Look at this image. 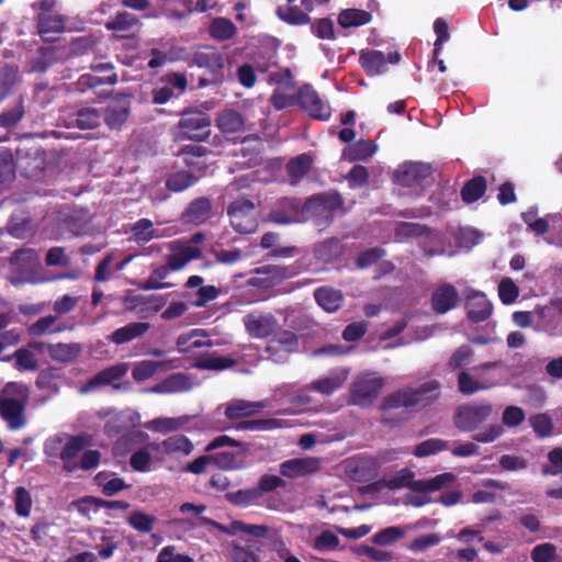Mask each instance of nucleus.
I'll return each mask as SVG.
<instances>
[{
	"label": "nucleus",
	"instance_id": "3c124183",
	"mask_svg": "<svg viewBox=\"0 0 562 562\" xmlns=\"http://www.w3.org/2000/svg\"><path fill=\"white\" fill-rule=\"evenodd\" d=\"M131 239L137 244H146L158 237L154 223L149 218H140L131 227Z\"/></svg>",
	"mask_w": 562,
	"mask_h": 562
},
{
	"label": "nucleus",
	"instance_id": "a18cd8bd",
	"mask_svg": "<svg viewBox=\"0 0 562 562\" xmlns=\"http://www.w3.org/2000/svg\"><path fill=\"white\" fill-rule=\"evenodd\" d=\"M372 14L360 9H345L338 14L337 22L342 29L359 27L370 23Z\"/></svg>",
	"mask_w": 562,
	"mask_h": 562
},
{
	"label": "nucleus",
	"instance_id": "39448f33",
	"mask_svg": "<svg viewBox=\"0 0 562 562\" xmlns=\"http://www.w3.org/2000/svg\"><path fill=\"white\" fill-rule=\"evenodd\" d=\"M192 63L207 70L210 78H200L199 88L217 86L224 81V55L214 46H203L192 55Z\"/></svg>",
	"mask_w": 562,
	"mask_h": 562
},
{
	"label": "nucleus",
	"instance_id": "ea45409f",
	"mask_svg": "<svg viewBox=\"0 0 562 562\" xmlns=\"http://www.w3.org/2000/svg\"><path fill=\"white\" fill-rule=\"evenodd\" d=\"M191 386V380L187 374L175 373L166 378L161 383L155 385L151 391L155 393H180L189 391Z\"/></svg>",
	"mask_w": 562,
	"mask_h": 562
},
{
	"label": "nucleus",
	"instance_id": "4d7b16f0",
	"mask_svg": "<svg viewBox=\"0 0 562 562\" xmlns=\"http://www.w3.org/2000/svg\"><path fill=\"white\" fill-rule=\"evenodd\" d=\"M130 115V108L125 105H110L105 110L102 119L111 130L120 128L127 120Z\"/></svg>",
	"mask_w": 562,
	"mask_h": 562
},
{
	"label": "nucleus",
	"instance_id": "09e8293b",
	"mask_svg": "<svg viewBox=\"0 0 562 562\" xmlns=\"http://www.w3.org/2000/svg\"><path fill=\"white\" fill-rule=\"evenodd\" d=\"M376 149L372 140L361 139L344 149V157L350 161L367 160L375 154Z\"/></svg>",
	"mask_w": 562,
	"mask_h": 562
},
{
	"label": "nucleus",
	"instance_id": "6ab92c4d",
	"mask_svg": "<svg viewBox=\"0 0 562 562\" xmlns=\"http://www.w3.org/2000/svg\"><path fill=\"white\" fill-rule=\"evenodd\" d=\"M171 254L166 256V263L171 271H178L186 267L192 260L202 257V249L194 245H188L180 240H175L168 245Z\"/></svg>",
	"mask_w": 562,
	"mask_h": 562
},
{
	"label": "nucleus",
	"instance_id": "49530a36",
	"mask_svg": "<svg viewBox=\"0 0 562 562\" xmlns=\"http://www.w3.org/2000/svg\"><path fill=\"white\" fill-rule=\"evenodd\" d=\"M236 364L237 361L231 357L209 355L196 359L193 362L192 368L198 370L223 371L233 368Z\"/></svg>",
	"mask_w": 562,
	"mask_h": 562
},
{
	"label": "nucleus",
	"instance_id": "f704fd0d",
	"mask_svg": "<svg viewBox=\"0 0 562 562\" xmlns=\"http://www.w3.org/2000/svg\"><path fill=\"white\" fill-rule=\"evenodd\" d=\"M216 126L225 135L236 134L246 130V120L238 111L226 109L217 115Z\"/></svg>",
	"mask_w": 562,
	"mask_h": 562
},
{
	"label": "nucleus",
	"instance_id": "2eb2a0df",
	"mask_svg": "<svg viewBox=\"0 0 562 562\" xmlns=\"http://www.w3.org/2000/svg\"><path fill=\"white\" fill-rule=\"evenodd\" d=\"M322 467L323 460L317 457L292 458L279 464V472L283 477L296 480L318 473Z\"/></svg>",
	"mask_w": 562,
	"mask_h": 562
},
{
	"label": "nucleus",
	"instance_id": "603ef678",
	"mask_svg": "<svg viewBox=\"0 0 562 562\" xmlns=\"http://www.w3.org/2000/svg\"><path fill=\"white\" fill-rule=\"evenodd\" d=\"M277 15L290 25H306L311 22V16L296 5L278 7Z\"/></svg>",
	"mask_w": 562,
	"mask_h": 562
},
{
	"label": "nucleus",
	"instance_id": "20e7f679",
	"mask_svg": "<svg viewBox=\"0 0 562 562\" xmlns=\"http://www.w3.org/2000/svg\"><path fill=\"white\" fill-rule=\"evenodd\" d=\"M57 0H38L31 4L36 13L37 34L44 42L55 40L50 34H60L66 30L67 18L56 11Z\"/></svg>",
	"mask_w": 562,
	"mask_h": 562
},
{
	"label": "nucleus",
	"instance_id": "f8f14e48",
	"mask_svg": "<svg viewBox=\"0 0 562 562\" xmlns=\"http://www.w3.org/2000/svg\"><path fill=\"white\" fill-rule=\"evenodd\" d=\"M255 203L245 198L233 201L227 207L231 225L239 234H250L256 229Z\"/></svg>",
	"mask_w": 562,
	"mask_h": 562
},
{
	"label": "nucleus",
	"instance_id": "6e6552de",
	"mask_svg": "<svg viewBox=\"0 0 562 562\" xmlns=\"http://www.w3.org/2000/svg\"><path fill=\"white\" fill-rule=\"evenodd\" d=\"M212 120L209 114L200 110L187 109L181 113L178 127L183 137L202 142L211 135Z\"/></svg>",
	"mask_w": 562,
	"mask_h": 562
},
{
	"label": "nucleus",
	"instance_id": "864d4df0",
	"mask_svg": "<svg viewBox=\"0 0 562 562\" xmlns=\"http://www.w3.org/2000/svg\"><path fill=\"white\" fill-rule=\"evenodd\" d=\"M456 480V475L451 472L438 474L428 480H418L416 483L417 493L435 492L448 486Z\"/></svg>",
	"mask_w": 562,
	"mask_h": 562
},
{
	"label": "nucleus",
	"instance_id": "c9c22d12",
	"mask_svg": "<svg viewBox=\"0 0 562 562\" xmlns=\"http://www.w3.org/2000/svg\"><path fill=\"white\" fill-rule=\"evenodd\" d=\"M89 445V437L86 434H79L70 436L60 450L58 457L64 462V469L68 472L74 471V467H70L72 461L87 446Z\"/></svg>",
	"mask_w": 562,
	"mask_h": 562
},
{
	"label": "nucleus",
	"instance_id": "052dcab7",
	"mask_svg": "<svg viewBox=\"0 0 562 562\" xmlns=\"http://www.w3.org/2000/svg\"><path fill=\"white\" fill-rule=\"evenodd\" d=\"M157 518L140 510L133 512L128 518V525L138 532L147 533L154 529Z\"/></svg>",
	"mask_w": 562,
	"mask_h": 562
},
{
	"label": "nucleus",
	"instance_id": "473e14b6",
	"mask_svg": "<svg viewBox=\"0 0 562 562\" xmlns=\"http://www.w3.org/2000/svg\"><path fill=\"white\" fill-rule=\"evenodd\" d=\"M48 356L56 362L69 363L75 361L82 352L83 347L80 342H56L48 344Z\"/></svg>",
	"mask_w": 562,
	"mask_h": 562
},
{
	"label": "nucleus",
	"instance_id": "72a5a7b5",
	"mask_svg": "<svg viewBox=\"0 0 562 562\" xmlns=\"http://www.w3.org/2000/svg\"><path fill=\"white\" fill-rule=\"evenodd\" d=\"M359 63L369 77L384 74L387 69L386 56L383 52L376 49L361 50Z\"/></svg>",
	"mask_w": 562,
	"mask_h": 562
},
{
	"label": "nucleus",
	"instance_id": "0eeeda50",
	"mask_svg": "<svg viewBox=\"0 0 562 562\" xmlns=\"http://www.w3.org/2000/svg\"><path fill=\"white\" fill-rule=\"evenodd\" d=\"M38 265L40 258L36 250L32 248H21L15 250L10 257L9 281L13 285L31 281Z\"/></svg>",
	"mask_w": 562,
	"mask_h": 562
},
{
	"label": "nucleus",
	"instance_id": "423d86ee",
	"mask_svg": "<svg viewBox=\"0 0 562 562\" xmlns=\"http://www.w3.org/2000/svg\"><path fill=\"white\" fill-rule=\"evenodd\" d=\"M383 386V378L374 373L359 374L350 386L348 404L369 407L375 402Z\"/></svg>",
	"mask_w": 562,
	"mask_h": 562
},
{
	"label": "nucleus",
	"instance_id": "37998d69",
	"mask_svg": "<svg viewBox=\"0 0 562 562\" xmlns=\"http://www.w3.org/2000/svg\"><path fill=\"white\" fill-rule=\"evenodd\" d=\"M317 304L326 312L333 313L340 308L344 296L340 291L329 288H318L314 292Z\"/></svg>",
	"mask_w": 562,
	"mask_h": 562
},
{
	"label": "nucleus",
	"instance_id": "4c0bfd02",
	"mask_svg": "<svg viewBox=\"0 0 562 562\" xmlns=\"http://www.w3.org/2000/svg\"><path fill=\"white\" fill-rule=\"evenodd\" d=\"M95 484L101 487L105 496H114L123 490L131 487L130 484L121 477H117L114 472L101 471L94 476Z\"/></svg>",
	"mask_w": 562,
	"mask_h": 562
},
{
	"label": "nucleus",
	"instance_id": "79ce46f5",
	"mask_svg": "<svg viewBox=\"0 0 562 562\" xmlns=\"http://www.w3.org/2000/svg\"><path fill=\"white\" fill-rule=\"evenodd\" d=\"M487 190V182L483 176H475L468 180L461 189V199L464 203L471 204L479 201Z\"/></svg>",
	"mask_w": 562,
	"mask_h": 562
},
{
	"label": "nucleus",
	"instance_id": "a19ab883",
	"mask_svg": "<svg viewBox=\"0 0 562 562\" xmlns=\"http://www.w3.org/2000/svg\"><path fill=\"white\" fill-rule=\"evenodd\" d=\"M236 33V25L227 18L216 16L210 22L209 35L216 41H229Z\"/></svg>",
	"mask_w": 562,
	"mask_h": 562
},
{
	"label": "nucleus",
	"instance_id": "338daca9",
	"mask_svg": "<svg viewBox=\"0 0 562 562\" xmlns=\"http://www.w3.org/2000/svg\"><path fill=\"white\" fill-rule=\"evenodd\" d=\"M340 546V539L337 535H335L330 530L322 531L315 539L313 543V548L316 551H334L337 550Z\"/></svg>",
	"mask_w": 562,
	"mask_h": 562
},
{
	"label": "nucleus",
	"instance_id": "1a4fd4ad",
	"mask_svg": "<svg viewBox=\"0 0 562 562\" xmlns=\"http://www.w3.org/2000/svg\"><path fill=\"white\" fill-rule=\"evenodd\" d=\"M492 413L493 406L490 403L461 405L453 414V423L460 431H474Z\"/></svg>",
	"mask_w": 562,
	"mask_h": 562
},
{
	"label": "nucleus",
	"instance_id": "ddd939ff",
	"mask_svg": "<svg viewBox=\"0 0 562 562\" xmlns=\"http://www.w3.org/2000/svg\"><path fill=\"white\" fill-rule=\"evenodd\" d=\"M304 220L303 203L299 198L279 199L268 213V221L278 225H289Z\"/></svg>",
	"mask_w": 562,
	"mask_h": 562
},
{
	"label": "nucleus",
	"instance_id": "5701e85b",
	"mask_svg": "<svg viewBox=\"0 0 562 562\" xmlns=\"http://www.w3.org/2000/svg\"><path fill=\"white\" fill-rule=\"evenodd\" d=\"M467 316L472 323H481L490 318L493 305L482 292L473 291L465 302Z\"/></svg>",
	"mask_w": 562,
	"mask_h": 562
},
{
	"label": "nucleus",
	"instance_id": "4be33fe9",
	"mask_svg": "<svg viewBox=\"0 0 562 562\" xmlns=\"http://www.w3.org/2000/svg\"><path fill=\"white\" fill-rule=\"evenodd\" d=\"M200 521L202 525L212 526L213 528L228 535H236L238 532H243L255 538H263L268 533V527L265 525H250L246 524L241 520H234L229 526L222 525L209 517H200Z\"/></svg>",
	"mask_w": 562,
	"mask_h": 562
},
{
	"label": "nucleus",
	"instance_id": "f03ea898",
	"mask_svg": "<svg viewBox=\"0 0 562 562\" xmlns=\"http://www.w3.org/2000/svg\"><path fill=\"white\" fill-rule=\"evenodd\" d=\"M345 200L337 191L315 193L303 203L304 220H313L319 229L329 226L337 212L344 214Z\"/></svg>",
	"mask_w": 562,
	"mask_h": 562
},
{
	"label": "nucleus",
	"instance_id": "b1692460",
	"mask_svg": "<svg viewBox=\"0 0 562 562\" xmlns=\"http://www.w3.org/2000/svg\"><path fill=\"white\" fill-rule=\"evenodd\" d=\"M210 153L211 150L205 146L190 144L181 147L177 156L182 158L187 167L204 173L207 169V164L203 158Z\"/></svg>",
	"mask_w": 562,
	"mask_h": 562
},
{
	"label": "nucleus",
	"instance_id": "a878e982",
	"mask_svg": "<svg viewBox=\"0 0 562 562\" xmlns=\"http://www.w3.org/2000/svg\"><path fill=\"white\" fill-rule=\"evenodd\" d=\"M313 164L314 157L311 153H303L291 158L285 165L290 184L297 186L311 171Z\"/></svg>",
	"mask_w": 562,
	"mask_h": 562
},
{
	"label": "nucleus",
	"instance_id": "8fccbe9b",
	"mask_svg": "<svg viewBox=\"0 0 562 562\" xmlns=\"http://www.w3.org/2000/svg\"><path fill=\"white\" fill-rule=\"evenodd\" d=\"M171 361L142 360L134 363L132 378L136 382H144L153 378L159 369L165 368Z\"/></svg>",
	"mask_w": 562,
	"mask_h": 562
},
{
	"label": "nucleus",
	"instance_id": "de8ad7c7",
	"mask_svg": "<svg viewBox=\"0 0 562 562\" xmlns=\"http://www.w3.org/2000/svg\"><path fill=\"white\" fill-rule=\"evenodd\" d=\"M66 329L65 325L57 324L56 315H47L38 318L27 327L29 335L33 337L43 336L45 334L61 333Z\"/></svg>",
	"mask_w": 562,
	"mask_h": 562
},
{
	"label": "nucleus",
	"instance_id": "cd10ccee",
	"mask_svg": "<svg viewBox=\"0 0 562 562\" xmlns=\"http://www.w3.org/2000/svg\"><path fill=\"white\" fill-rule=\"evenodd\" d=\"M459 301V293L452 284H443L436 289L431 295L432 310L438 314H445L454 308Z\"/></svg>",
	"mask_w": 562,
	"mask_h": 562
},
{
	"label": "nucleus",
	"instance_id": "393cba45",
	"mask_svg": "<svg viewBox=\"0 0 562 562\" xmlns=\"http://www.w3.org/2000/svg\"><path fill=\"white\" fill-rule=\"evenodd\" d=\"M211 212V200L206 196H200L189 203L182 214V220L187 224L201 225L210 218Z\"/></svg>",
	"mask_w": 562,
	"mask_h": 562
},
{
	"label": "nucleus",
	"instance_id": "774afa93",
	"mask_svg": "<svg viewBox=\"0 0 562 562\" xmlns=\"http://www.w3.org/2000/svg\"><path fill=\"white\" fill-rule=\"evenodd\" d=\"M532 562H554L557 558V546L544 542L533 547L530 553Z\"/></svg>",
	"mask_w": 562,
	"mask_h": 562
},
{
	"label": "nucleus",
	"instance_id": "0e129e2a",
	"mask_svg": "<svg viewBox=\"0 0 562 562\" xmlns=\"http://www.w3.org/2000/svg\"><path fill=\"white\" fill-rule=\"evenodd\" d=\"M12 357L15 359V369L19 371H34L37 369V359L27 348L16 349Z\"/></svg>",
	"mask_w": 562,
	"mask_h": 562
},
{
	"label": "nucleus",
	"instance_id": "c85d7f7f",
	"mask_svg": "<svg viewBox=\"0 0 562 562\" xmlns=\"http://www.w3.org/2000/svg\"><path fill=\"white\" fill-rule=\"evenodd\" d=\"M266 407L263 402H251L246 400H232L225 405V416L229 420H237L258 414Z\"/></svg>",
	"mask_w": 562,
	"mask_h": 562
},
{
	"label": "nucleus",
	"instance_id": "9d476101",
	"mask_svg": "<svg viewBox=\"0 0 562 562\" xmlns=\"http://www.w3.org/2000/svg\"><path fill=\"white\" fill-rule=\"evenodd\" d=\"M128 369L130 366L126 362L112 364L88 379L80 386L79 391L82 394H87L110 385L114 390H121L119 381L126 375Z\"/></svg>",
	"mask_w": 562,
	"mask_h": 562
},
{
	"label": "nucleus",
	"instance_id": "e2e57ef3",
	"mask_svg": "<svg viewBox=\"0 0 562 562\" xmlns=\"http://www.w3.org/2000/svg\"><path fill=\"white\" fill-rule=\"evenodd\" d=\"M386 250L382 247H373L366 249L356 257L355 265L358 269H367L378 263L384 256Z\"/></svg>",
	"mask_w": 562,
	"mask_h": 562
},
{
	"label": "nucleus",
	"instance_id": "a211bd4d",
	"mask_svg": "<svg viewBox=\"0 0 562 562\" xmlns=\"http://www.w3.org/2000/svg\"><path fill=\"white\" fill-rule=\"evenodd\" d=\"M256 277L249 279L248 284L258 288H272L283 280L294 276L291 267L279 265H266L256 269Z\"/></svg>",
	"mask_w": 562,
	"mask_h": 562
},
{
	"label": "nucleus",
	"instance_id": "69168bd1",
	"mask_svg": "<svg viewBox=\"0 0 562 562\" xmlns=\"http://www.w3.org/2000/svg\"><path fill=\"white\" fill-rule=\"evenodd\" d=\"M529 424L533 431L540 437H549L553 432V423L548 414H535L529 417Z\"/></svg>",
	"mask_w": 562,
	"mask_h": 562
},
{
	"label": "nucleus",
	"instance_id": "7ed1b4c3",
	"mask_svg": "<svg viewBox=\"0 0 562 562\" xmlns=\"http://www.w3.org/2000/svg\"><path fill=\"white\" fill-rule=\"evenodd\" d=\"M22 390L25 389L16 382L7 383L1 390L0 418L11 431L21 430L27 425L26 401L12 396Z\"/></svg>",
	"mask_w": 562,
	"mask_h": 562
},
{
	"label": "nucleus",
	"instance_id": "7c9ffc66",
	"mask_svg": "<svg viewBox=\"0 0 562 562\" xmlns=\"http://www.w3.org/2000/svg\"><path fill=\"white\" fill-rule=\"evenodd\" d=\"M150 328L147 322H133L111 333L108 339L115 345L127 344L144 336Z\"/></svg>",
	"mask_w": 562,
	"mask_h": 562
},
{
	"label": "nucleus",
	"instance_id": "2f4dec72",
	"mask_svg": "<svg viewBox=\"0 0 562 562\" xmlns=\"http://www.w3.org/2000/svg\"><path fill=\"white\" fill-rule=\"evenodd\" d=\"M344 250L345 246L337 237H330L316 243L313 247L314 258L324 263L334 262L342 255Z\"/></svg>",
	"mask_w": 562,
	"mask_h": 562
},
{
	"label": "nucleus",
	"instance_id": "58836bf2",
	"mask_svg": "<svg viewBox=\"0 0 562 562\" xmlns=\"http://www.w3.org/2000/svg\"><path fill=\"white\" fill-rule=\"evenodd\" d=\"M212 464L222 471H235L245 468V459L241 453L233 451H217L211 453Z\"/></svg>",
	"mask_w": 562,
	"mask_h": 562
},
{
	"label": "nucleus",
	"instance_id": "c03bdc74",
	"mask_svg": "<svg viewBox=\"0 0 562 562\" xmlns=\"http://www.w3.org/2000/svg\"><path fill=\"white\" fill-rule=\"evenodd\" d=\"M199 181V176L192 171L179 170L167 176L165 186L169 191L182 192L193 187Z\"/></svg>",
	"mask_w": 562,
	"mask_h": 562
},
{
	"label": "nucleus",
	"instance_id": "4468645a",
	"mask_svg": "<svg viewBox=\"0 0 562 562\" xmlns=\"http://www.w3.org/2000/svg\"><path fill=\"white\" fill-rule=\"evenodd\" d=\"M297 103L301 109L312 119L328 121L331 116V109L324 102L318 92L311 86L304 85L297 91Z\"/></svg>",
	"mask_w": 562,
	"mask_h": 562
},
{
	"label": "nucleus",
	"instance_id": "c756f323",
	"mask_svg": "<svg viewBox=\"0 0 562 562\" xmlns=\"http://www.w3.org/2000/svg\"><path fill=\"white\" fill-rule=\"evenodd\" d=\"M209 334L203 329H192L178 336L176 346L179 352L188 353L202 347H212L213 342L207 338Z\"/></svg>",
	"mask_w": 562,
	"mask_h": 562
},
{
	"label": "nucleus",
	"instance_id": "dca6fc26",
	"mask_svg": "<svg viewBox=\"0 0 562 562\" xmlns=\"http://www.w3.org/2000/svg\"><path fill=\"white\" fill-rule=\"evenodd\" d=\"M61 120L67 128L93 130L100 126L102 114L95 108L83 106L64 111Z\"/></svg>",
	"mask_w": 562,
	"mask_h": 562
},
{
	"label": "nucleus",
	"instance_id": "6e6d98bb",
	"mask_svg": "<svg viewBox=\"0 0 562 562\" xmlns=\"http://www.w3.org/2000/svg\"><path fill=\"white\" fill-rule=\"evenodd\" d=\"M414 476L415 474L411 469L403 468L389 479L386 486L390 490L407 487L413 492H417L415 484L418 483V480H414Z\"/></svg>",
	"mask_w": 562,
	"mask_h": 562
},
{
	"label": "nucleus",
	"instance_id": "f257e3e1",
	"mask_svg": "<svg viewBox=\"0 0 562 562\" xmlns=\"http://www.w3.org/2000/svg\"><path fill=\"white\" fill-rule=\"evenodd\" d=\"M441 396V383L431 379L418 386L401 387L386 395L380 408L382 411L391 409H423L436 403Z\"/></svg>",
	"mask_w": 562,
	"mask_h": 562
},
{
	"label": "nucleus",
	"instance_id": "bb28decb",
	"mask_svg": "<svg viewBox=\"0 0 562 562\" xmlns=\"http://www.w3.org/2000/svg\"><path fill=\"white\" fill-rule=\"evenodd\" d=\"M64 49L57 46H41L37 56L30 63L31 72H45L64 57Z\"/></svg>",
	"mask_w": 562,
	"mask_h": 562
},
{
	"label": "nucleus",
	"instance_id": "412c9836",
	"mask_svg": "<svg viewBox=\"0 0 562 562\" xmlns=\"http://www.w3.org/2000/svg\"><path fill=\"white\" fill-rule=\"evenodd\" d=\"M431 176L429 166L422 162H406L394 172V181L402 187H415L422 184Z\"/></svg>",
	"mask_w": 562,
	"mask_h": 562
},
{
	"label": "nucleus",
	"instance_id": "aec40b11",
	"mask_svg": "<svg viewBox=\"0 0 562 562\" xmlns=\"http://www.w3.org/2000/svg\"><path fill=\"white\" fill-rule=\"evenodd\" d=\"M104 26L120 38H133L140 30L139 19L127 11H120L110 18Z\"/></svg>",
	"mask_w": 562,
	"mask_h": 562
},
{
	"label": "nucleus",
	"instance_id": "680f3d73",
	"mask_svg": "<svg viewBox=\"0 0 562 562\" xmlns=\"http://www.w3.org/2000/svg\"><path fill=\"white\" fill-rule=\"evenodd\" d=\"M225 498L235 506L245 507L256 503L260 498V496L259 490H256V487H251L226 493Z\"/></svg>",
	"mask_w": 562,
	"mask_h": 562
},
{
	"label": "nucleus",
	"instance_id": "f3484780",
	"mask_svg": "<svg viewBox=\"0 0 562 562\" xmlns=\"http://www.w3.org/2000/svg\"><path fill=\"white\" fill-rule=\"evenodd\" d=\"M243 324L247 334L256 339L270 337L279 326L278 319L271 313H249L243 317Z\"/></svg>",
	"mask_w": 562,
	"mask_h": 562
},
{
	"label": "nucleus",
	"instance_id": "5fc2aeb1",
	"mask_svg": "<svg viewBox=\"0 0 562 562\" xmlns=\"http://www.w3.org/2000/svg\"><path fill=\"white\" fill-rule=\"evenodd\" d=\"M284 422L277 418H260L239 422L235 425L237 430L267 431L282 428Z\"/></svg>",
	"mask_w": 562,
	"mask_h": 562
},
{
	"label": "nucleus",
	"instance_id": "e433bc0d",
	"mask_svg": "<svg viewBox=\"0 0 562 562\" xmlns=\"http://www.w3.org/2000/svg\"><path fill=\"white\" fill-rule=\"evenodd\" d=\"M154 449L168 456H189L193 451V443L184 435H173L156 445Z\"/></svg>",
	"mask_w": 562,
	"mask_h": 562
},
{
	"label": "nucleus",
	"instance_id": "13d9d810",
	"mask_svg": "<svg viewBox=\"0 0 562 562\" xmlns=\"http://www.w3.org/2000/svg\"><path fill=\"white\" fill-rule=\"evenodd\" d=\"M449 448V441L440 438H430L418 443L414 449V456L417 458H426L437 454Z\"/></svg>",
	"mask_w": 562,
	"mask_h": 562
},
{
	"label": "nucleus",
	"instance_id": "bf43d9fd",
	"mask_svg": "<svg viewBox=\"0 0 562 562\" xmlns=\"http://www.w3.org/2000/svg\"><path fill=\"white\" fill-rule=\"evenodd\" d=\"M98 45V37L93 35H86L74 38L70 42L69 49L71 55L83 56L94 53Z\"/></svg>",
	"mask_w": 562,
	"mask_h": 562
},
{
	"label": "nucleus",
	"instance_id": "9b49d317",
	"mask_svg": "<svg viewBox=\"0 0 562 562\" xmlns=\"http://www.w3.org/2000/svg\"><path fill=\"white\" fill-rule=\"evenodd\" d=\"M271 336L265 349L269 359L283 362L288 355L299 350L300 338L294 331L277 328Z\"/></svg>",
	"mask_w": 562,
	"mask_h": 562
}]
</instances>
